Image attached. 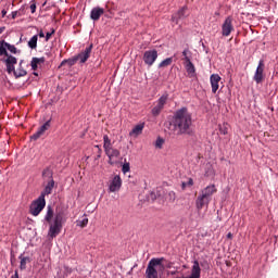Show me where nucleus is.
<instances>
[{"instance_id":"nucleus-45","label":"nucleus","mask_w":278,"mask_h":278,"mask_svg":"<svg viewBox=\"0 0 278 278\" xmlns=\"http://www.w3.org/2000/svg\"><path fill=\"white\" fill-rule=\"evenodd\" d=\"M3 31H5V27H0V35L3 34Z\"/></svg>"},{"instance_id":"nucleus-49","label":"nucleus","mask_w":278,"mask_h":278,"mask_svg":"<svg viewBox=\"0 0 278 278\" xmlns=\"http://www.w3.org/2000/svg\"><path fill=\"white\" fill-rule=\"evenodd\" d=\"M170 194H175V192H172Z\"/></svg>"},{"instance_id":"nucleus-18","label":"nucleus","mask_w":278,"mask_h":278,"mask_svg":"<svg viewBox=\"0 0 278 278\" xmlns=\"http://www.w3.org/2000/svg\"><path fill=\"white\" fill-rule=\"evenodd\" d=\"M53 188H55V180L50 179V181L45 187L43 191L41 192L40 197H49L53 192Z\"/></svg>"},{"instance_id":"nucleus-21","label":"nucleus","mask_w":278,"mask_h":278,"mask_svg":"<svg viewBox=\"0 0 278 278\" xmlns=\"http://www.w3.org/2000/svg\"><path fill=\"white\" fill-rule=\"evenodd\" d=\"M20 260H21V262H20V268H21L22 270H25V269L27 268V264H28L29 262H31V258H29V256L20 255Z\"/></svg>"},{"instance_id":"nucleus-33","label":"nucleus","mask_w":278,"mask_h":278,"mask_svg":"<svg viewBox=\"0 0 278 278\" xmlns=\"http://www.w3.org/2000/svg\"><path fill=\"white\" fill-rule=\"evenodd\" d=\"M77 226L81 227L84 229V227L88 226V217H85L83 220L77 222Z\"/></svg>"},{"instance_id":"nucleus-17","label":"nucleus","mask_w":278,"mask_h":278,"mask_svg":"<svg viewBox=\"0 0 278 278\" xmlns=\"http://www.w3.org/2000/svg\"><path fill=\"white\" fill-rule=\"evenodd\" d=\"M103 14H105V10L100 7H96L91 10L90 18H91V21H99V18H101V16H103Z\"/></svg>"},{"instance_id":"nucleus-14","label":"nucleus","mask_w":278,"mask_h":278,"mask_svg":"<svg viewBox=\"0 0 278 278\" xmlns=\"http://www.w3.org/2000/svg\"><path fill=\"white\" fill-rule=\"evenodd\" d=\"M220 75L218 74H212L210 77V81H211V88H212V92L213 94H216V92H218V88H220Z\"/></svg>"},{"instance_id":"nucleus-48","label":"nucleus","mask_w":278,"mask_h":278,"mask_svg":"<svg viewBox=\"0 0 278 278\" xmlns=\"http://www.w3.org/2000/svg\"><path fill=\"white\" fill-rule=\"evenodd\" d=\"M34 75H38V73H34Z\"/></svg>"},{"instance_id":"nucleus-42","label":"nucleus","mask_w":278,"mask_h":278,"mask_svg":"<svg viewBox=\"0 0 278 278\" xmlns=\"http://www.w3.org/2000/svg\"><path fill=\"white\" fill-rule=\"evenodd\" d=\"M227 238H228V240H231L233 238V233L228 232Z\"/></svg>"},{"instance_id":"nucleus-8","label":"nucleus","mask_w":278,"mask_h":278,"mask_svg":"<svg viewBox=\"0 0 278 278\" xmlns=\"http://www.w3.org/2000/svg\"><path fill=\"white\" fill-rule=\"evenodd\" d=\"M166 101H168V94L164 93L159 100L156 105L152 109V114L154 116H160L162 111L164 110V106L166 105Z\"/></svg>"},{"instance_id":"nucleus-27","label":"nucleus","mask_w":278,"mask_h":278,"mask_svg":"<svg viewBox=\"0 0 278 278\" xmlns=\"http://www.w3.org/2000/svg\"><path fill=\"white\" fill-rule=\"evenodd\" d=\"M194 186V180L192 178H188V181L181 182V190H186V188H192Z\"/></svg>"},{"instance_id":"nucleus-26","label":"nucleus","mask_w":278,"mask_h":278,"mask_svg":"<svg viewBox=\"0 0 278 278\" xmlns=\"http://www.w3.org/2000/svg\"><path fill=\"white\" fill-rule=\"evenodd\" d=\"M77 61H79L77 59V56H75L73 59L64 60V61L61 62L60 66H64V64H68V66H75V64H77Z\"/></svg>"},{"instance_id":"nucleus-34","label":"nucleus","mask_w":278,"mask_h":278,"mask_svg":"<svg viewBox=\"0 0 278 278\" xmlns=\"http://www.w3.org/2000/svg\"><path fill=\"white\" fill-rule=\"evenodd\" d=\"M8 10H10V2H7L4 8L1 11L2 18H5V15L8 14Z\"/></svg>"},{"instance_id":"nucleus-12","label":"nucleus","mask_w":278,"mask_h":278,"mask_svg":"<svg viewBox=\"0 0 278 278\" xmlns=\"http://www.w3.org/2000/svg\"><path fill=\"white\" fill-rule=\"evenodd\" d=\"M123 187V179L121 176L116 175L113 179L109 182V192H118Z\"/></svg>"},{"instance_id":"nucleus-13","label":"nucleus","mask_w":278,"mask_h":278,"mask_svg":"<svg viewBox=\"0 0 278 278\" xmlns=\"http://www.w3.org/2000/svg\"><path fill=\"white\" fill-rule=\"evenodd\" d=\"M104 153L109 157V164H111V166H113V164H116V161L114 160H118V157H121V151L118 149L111 148Z\"/></svg>"},{"instance_id":"nucleus-47","label":"nucleus","mask_w":278,"mask_h":278,"mask_svg":"<svg viewBox=\"0 0 278 278\" xmlns=\"http://www.w3.org/2000/svg\"><path fill=\"white\" fill-rule=\"evenodd\" d=\"M47 5V1L43 2L42 7Z\"/></svg>"},{"instance_id":"nucleus-24","label":"nucleus","mask_w":278,"mask_h":278,"mask_svg":"<svg viewBox=\"0 0 278 278\" xmlns=\"http://www.w3.org/2000/svg\"><path fill=\"white\" fill-rule=\"evenodd\" d=\"M142 129H144V124H138L130 131V136H140V134H142Z\"/></svg>"},{"instance_id":"nucleus-10","label":"nucleus","mask_w":278,"mask_h":278,"mask_svg":"<svg viewBox=\"0 0 278 278\" xmlns=\"http://www.w3.org/2000/svg\"><path fill=\"white\" fill-rule=\"evenodd\" d=\"M155 60H157V50H148L143 53V62L147 66L155 64Z\"/></svg>"},{"instance_id":"nucleus-4","label":"nucleus","mask_w":278,"mask_h":278,"mask_svg":"<svg viewBox=\"0 0 278 278\" xmlns=\"http://www.w3.org/2000/svg\"><path fill=\"white\" fill-rule=\"evenodd\" d=\"M4 62L9 75H12L13 73L16 79H18V77H25V75H27V71L23 68V61L20 62L18 68L14 67V65L18 62L15 56H9L8 59H5Z\"/></svg>"},{"instance_id":"nucleus-19","label":"nucleus","mask_w":278,"mask_h":278,"mask_svg":"<svg viewBox=\"0 0 278 278\" xmlns=\"http://www.w3.org/2000/svg\"><path fill=\"white\" fill-rule=\"evenodd\" d=\"M189 278H201V266L199 265V261L193 262L191 277Z\"/></svg>"},{"instance_id":"nucleus-28","label":"nucleus","mask_w":278,"mask_h":278,"mask_svg":"<svg viewBox=\"0 0 278 278\" xmlns=\"http://www.w3.org/2000/svg\"><path fill=\"white\" fill-rule=\"evenodd\" d=\"M170 64H173V58H167L159 64V68H166V66H170Z\"/></svg>"},{"instance_id":"nucleus-5","label":"nucleus","mask_w":278,"mask_h":278,"mask_svg":"<svg viewBox=\"0 0 278 278\" xmlns=\"http://www.w3.org/2000/svg\"><path fill=\"white\" fill-rule=\"evenodd\" d=\"M162 262L164 258H152L148 263V267L146 269L147 278H156L157 277V267L162 266Z\"/></svg>"},{"instance_id":"nucleus-41","label":"nucleus","mask_w":278,"mask_h":278,"mask_svg":"<svg viewBox=\"0 0 278 278\" xmlns=\"http://www.w3.org/2000/svg\"><path fill=\"white\" fill-rule=\"evenodd\" d=\"M182 55H184L185 62H186V58H188V50H184V51H182Z\"/></svg>"},{"instance_id":"nucleus-3","label":"nucleus","mask_w":278,"mask_h":278,"mask_svg":"<svg viewBox=\"0 0 278 278\" xmlns=\"http://www.w3.org/2000/svg\"><path fill=\"white\" fill-rule=\"evenodd\" d=\"M216 192H218V189H216L215 185H208L206 188L200 191V194L195 200V207L198 212H201L203 207H207V205H210V203L212 202V197H214Z\"/></svg>"},{"instance_id":"nucleus-38","label":"nucleus","mask_w":278,"mask_h":278,"mask_svg":"<svg viewBox=\"0 0 278 278\" xmlns=\"http://www.w3.org/2000/svg\"><path fill=\"white\" fill-rule=\"evenodd\" d=\"M55 34V30L52 29L51 33H47L46 34V42H49V40H51V37Z\"/></svg>"},{"instance_id":"nucleus-30","label":"nucleus","mask_w":278,"mask_h":278,"mask_svg":"<svg viewBox=\"0 0 278 278\" xmlns=\"http://www.w3.org/2000/svg\"><path fill=\"white\" fill-rule=\"evenodd\" d=\"M42 177L53 179V170H51V167H47L46 169H43Z\"/></svg>"},{"instance_id":"nucleus-9","label":"nucleus","mask_w":278,"mask_h":278,"mask_svg":"<svg viewBox=\"0 0 278 278\" xmlns=\"http://www.w3.org/2000/svg\"><path fill=\"white\" fill-rule=\"evenodd\" d=\"M231 31H233V18L228 16L222 25V36H231Z\"/></svg>"},{"instance_id":"nucleus-39","label":"nucleus","mask_w":278,"mask_h":278,"mask_svg":"<svg viewBox=\"0 0 278 278\" xmlns=\"http://www.w3.org/2000/svg\"><path fill=\"white\" fill-rule=\"evenodd\" d=\"M219 131H220V134H223V136H227V134H228L227 128L220 127Z\"/></svg>"},{"instance_id":"nucleus-44","label":"nucleus","mask_w":278,"mask_h":278,"mask_svg":"<svg viewBox=\"0 0 278 278\" xmlns=\"http://www.w3.org/2000/svg\"><path fill=\"white\" fill-rule=\"evenodd\" d=\"M97 149H99V154H98V157H101V148H99V146H96Z\"/></svg>"},{"instance_id":"nucleus-40","label":"nucleus","mask_w":278,"mask_h":278,"mask_svg":"<svg viewBox=\"0 0 278 278\" xmlns=\"http://www.w3.org/2000/svg\"><path fill=\"white\" fill-rule=\"evenodd\" d=\"M38 64H45V56L37 58Z\"/></svg>"},{"instance_id":"nucleus-20","label":"nucleus","mask_w":278,"mask_h":278,"mask_svg":"<svg viewBox=\"0 0 278 278\" xmlns=\"http://www.w3.org/2000/svg\"><path fill=\"white\" fill-rule=\"evenodd\" d=\"M186 71L189 73V75H192L197 72L194 64H192V61H190V58L188 56H186Z\"/></svg>"},{"instance_id":"nucleus-37","label":"nucleus","mask_w":278,"mask_h":278,"mask_svg":"<svg viewBox=\"0 0 278 278\" xmlns=\"http://www.w3.org/2000/svg\"><path fill=\"white\" fill-rule=\"evenodd\" d=\"M130 170V165L129 163H124L123 167H122V172L125 173H129Z\"/></svg>"},{"instance_id":"nucleus-50","label":"nucleus","mask_w":278,"mask_h":278,"mask_svg":"<svg viewBox=\"0 0 278 278\" xmlns=\"http://www.w3.org/2000/svg\"><path fill=\"white\" fill-rule=\"evenodd\" d=\"M11 278H14V276H11Z\"/></svg>"},{"instance_id":"nucleus-25","label":"nucleus","mask_w":278,"mask_h":278,"mask_svg":"<svg viewBox=\"0 0 278 278\" xmlns=\"http://www.w3.org/2000/svg\"><path fill=\"white\" fill-rule=\"evenodd\" d=\"M29 49H37L38 48V35H35L28 41Z\"/></svg>"},{"instance_id":"nucleus-23","label":"nucleus","mask_w":278,"mask_h":278,"mask_svg":"<svg viewBox=\"0 0 278 278\" xmlns=\"http://www.w3.org/2000/svg\"><path fill=\"white\" fill-rule=\"evenodd\" d=\"M112 140L110 139V137L108 135L103 136V149H104V153L106 151H109L110 149H112Z\"/></svg>"},{"instance_id":"nucleus-11","label":"nucleus","mask_w":278,"mask_h":278,"mask_svg":"<svg viewBox=\"0 0 278 278\" xmlns=\"http://www.w3.org/2000/svg\"><path fill=\"white\" fill-rule=\"evenodd\" d=\"M51 128V119L47 121L35 134L31 135L30 140H39L42 135Z\"/></svg>"},{"instance_id":"nucleus-16","label":"nucleus","mask_w":278,"mask_h":278,"mask_svg":"<svg viewBox=\"0 0 278 278\" xmlns=\"http://www.w3.org/2000/svg\"><path fill=\"white\" fill-rule=\"evenodd\" d=\"M186 12H188V7H182L176 14L172 16L173 23L179 25V21H181V18H186Z\"/></svg>"},{"instance_id":"nucleus-22","label":"nucleus","mask_w":278,"mask_h":278,"mask_svg":"<svg viewBox=\"0 0 278 278\" xmlns=\"http://www.w3.org/2000/svg\"><path fill=\"white\" fill-rule=\"evenodd\" d=\"M5 45H8V42L5 40H2L0 42V56L5 55V58L8 60L11 55L8 54V46H5Z\"/></svg>"},{"instance_id":"nucleus-15","label":"nucleus","mask_w":278,"mask_h":278,"mask_svg":"<svg viewBox=\"0 0 278 278\" xmlns=\"http://www.w3.org/2000/svg\"><path fill=\"white\" fill-rule=\"evenodd\" d=\"M91 53H92V43L89 47H87L83 52H80L76 58L77 60H79L80 64H86Z\"/></svg>"},{"instance_id":"nucleus-6","label":"nucleus","mask_w":278,"mask_h":278,"mask_svg":"<svg viewBox=\"0 0 278 278\" xmlns=\"http://www.w3.org/2000/svg\"><path fill=\"white\" fill-rule=\"evenodd\" d=\"M47 200H45L43 195H39L37 200L31 202L29 212L33 216H38L45 210Z\"/></svg>"},{"instance_id":"nucleus-32","label":"nucleus","mask_w":278,"mask_h":278,"mask_svg":"<svg viewBox=\"0 0 278 278\" xmlns=\"http://www.w3.org/2000/svg\"><path fill=\"white\" fill-rule=\"evenodd\" d=\"M38 64H40V63H38V58H33L31 62H30L31 70L38 71Z\"/></svg>"},{"instance_id":"nucleus-29","label":"nucleus","mask_w":278,"mask_h":278,"mask_svg":"<svg viewBox=\"0 0 278 278\" xmlns=\"http://www.w3.org/2000/svg\"><path fill=\"white\" fill-rule=\"evenodd\" d=\"M4 46L7 47L8 51H10V53H14L15 55L21 54V50L16 49L13 45L7 42Z\"/></svg>"},{"instance_id":"nucleus-43","label":"nucleus","mask_w":278,"mask_h":278,"mask_svg":"<svg viewBox=\"0 0 278 278\" xmlns=\"http://www.w3.org/2000/svg\"><path fill=\"white\" fill-rule=\"evenodd\" d=\"M39 38H45V31L42 30L39 31Z\"/></svg>"},{"instance_id":"nucleus-2","label":"nucleus","mask_w":278,"mask_h":278,"mask_svg":"<svg viewBox=\"0 0 278 278\" xmlns=\"http://www.w3.org/2000/svg\"><path fill=\"white\" fill-rule=\"evenodd\" d=\"M45 220L48 223L49 230H48V239L53 240V238H58L60 233H62V227H64L67 217L64 211H53V207L49 205L47 207V213L45 215Z\"/></svg>"},{"instance_id":"nucleus-35","label":"nucleus","mask_w":278,"mask_h":278,"mask_svg":"<svg viewBox=\"0 0 278 278\" xmlns=\"http://www.w3.org/2000/svg\"><path fill=\"white\" fill-rule=\"evenodd\" d=\"M155 147L156 149H162V147H164V139L159 137L155 141Z\"/></svg>"},{"instance_id":"nucleus-46","label":"nucleus","mask_w":278,"mask_h":278,"mask_svg":"<svg viewBox=\"0 0 278 278\" xmlns=\"http://www.w3.org/2000/svg\"><path fill=\"white\" fill-rule=\"evenodd\" d=\"M13 278H18V271H15V274L13 275Z\"/></svg>"},{"instance_id":"nucleus-36","label":"nucleus","mask_w":278,"mask_h":278,"mask_svg":"<svg viewBox=\"0 0 278 278\" xmlns=\"http://www.w3.org/2000/svg\"><path fill=\"white\" fill-rule=\"evenodd\" d=\"M30 12L31 14H36V0L30 1Z\"/></svg>"},{"instance_id":"nucleus-31","label":"nucleus","mask_w":278,"mask_h":278,"mask_svg":"<svg viewBox=\"0 0 278 278\" xmlns=\"http://www.w3.org/2000/svg\"><path fill=\"white\" fill-rule=\"evenodd\" d=\"M23 12H25V7H22L18 11H13L11 17L14 20L16 16H23Z\"/></svg>"},{"instance_id":"nucleus-7","label":"nucleus","mask_w":278,"mask_h":278,"mask_svg":"<svg viewBox=\"0 0 278 278\" xmlns=\"http://www.w3.org/2000/svg\"><path fill=\"white\" fill-rule=\"evenodd\" d=\"M264 68H266V65L264 64V60H260L253 76V80L255 81V84H262L264 79H266V74L264 73Z\"/></svg>"},{"instance_id":"nucleus-1","label":"nucleus","mask_w":278,"mask_h":278,"mask_svg":"<svg viewBox=\"0 0 278 278\" xmlns=\"http://www.w3.org/2000/svg\"><path fill=\"white\" fill-rule=\"evenodd\" d=\"M167 129H169L174 136H194L192 113L188 111V108L184 106L175 111Z\"/></svg>"}]
</instances>
